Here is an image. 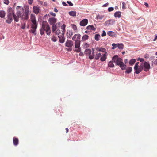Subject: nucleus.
<instances>
[{
    "label": "nucleus",
    "instance_id": "nucleus-42",
    "mask_svg": "<svg viewBox=\"0 0 157 157\" xmlns=\"http://www.w3.org/2000/svg\"><path fill=\"white\" fill-rule=\"evenodd\" d=\"M108 65L109 67H114V65L113 63V62L110 61L109 62L108 64Z\"/></svg>",
    "mask_w": 157,
    "mask_h": 157
},
{
    "label": "nucleus",
    "instance_id": "nucleus-37",
    "mask_svg": "<svg viewBox=\"0 0 157 157\" xmlns=\"http://www.w3.org/2000/svg\"><path fill=\"white\" fill-rule=\"evenodd\" d=\"M142 69H142L141 68H140V67L139 68H138V69H135V70H136L135 73L136 74H138L140 73Z\"/></svg>",
    "mask_w": 157,
    "mask_h": 157
},
{
    "label": "nucleus",
    "instance_id": "nucleus-13",
    "mask_svg": "<svg viewBox=\"0 0 157 157\" xmlns=\"http://www.w3.org/2000/svg\"><path fill=\"white\" fill-rule=\"evenodd\" d=\"M48 22L50 24H55V23L56 22V19L54 17L49 18L48 20Z\"/></svg>",
    "mask_w": 157,
    "mask_h": 157
},
{
    "label": "nucleus",
    "instance_id": "nucleus-8",
    "mask_svg": "<svg viewBox=\"0 0 157 157\" xmlns=\"http://www.w3.org/2000/svg\"><path fill=\"white\" fill-rule=\"evenodd\" d=\"M81 35L79 34L75 35L72 37V39L73 40L76 41H80Z\"/></svg>",
    "mask_w": 157,
    "mask_h": 157
},
{
    "label": "nucleus",
    "instance_id": "nucleus-60",
    "mask_svg": "<svg viewBox=\"0 0 157 157\" xmlns=\"http://www.w3.org/2000/svg\"><path fill=\"white\" fill-rule=\"evenodd\" d=\"M62 3L63 5L64 6H67V4H66V3L65 2H63Z\"/></svg>",
    "mask_w": 157,
    "mask_h": 157
},
{
    "label": "nucleus",
    "instance_id": "nucleus-48",
    "mask_svg": "<svg viewBox=\"0 0 157 157\" xmlns=\"http://www.w3.org/2000/svg\"><path fill=\"white\" fill-rule=\"evenodd\" d=\"M138 64L139 62H137L135 65V66L134 67V69H137L138 67Z\"/></svg>",
    "mask_w": 157,
    "mask_h": 157
},
{
    "label": "nucleus",
    "instance_id": "nucleus-7",
    "mask_svg": "<svg viewBox=\"0 0 157 157\" xmlns=\"http://www.w3.org/2000/svg\"><path fill=\"white\" fill-rule=\"evenodd\" d=\"M13 15H12L11 14H8L6 22L8 24L11 23L13 20Z\"/></svg>",
    "mask_w": 157,
    "mask_h": 157
},
{
    "label": "nucleus",
    "instance_id": "nucleus-12",
    "mask_svg": "<svg viewBox=\"0 0 157 157\" xmlns=\"http://www.w3.org/2000/svg\"><path fill=\"white\" fill-rule=\"evenodd\" d=\"M33 12L36 14H38L39 13L40 11L39 8L36 6H33Z\"/></svg>",
    "mask_w": 157,
    "mask_h": 157
},
{
    "label": "nucleus",
    "instance_id": "nucleus-36",
    "mask_svg": "<svg viewBox=\"0 0 157 157\" xmlns=\"http://www.w3.org/2000/svg\"><path fill=\"white\" fill-rule=\"evenodd\" d=\"M29 8H26L25 9L24 14H25L27 15H29Z\"/></svg>",
    "mask_w": 157,
    "mask_h": 157
},
{
    "label": "nucleus",
    "instance_id": "nucleus-51",
    "mask_svg": "<svg viewBox=\"0 0 157 157\" xmlns=\"http://www.w3.org/2000/svg\"><path fill=\"white\" fill-rule=\"evenodd\" d=\"M126 5L125 3L124 2H122V8L123 9H126V7L125 6V5Z\"/></svg>",
    "mask_w": 157,
    "mask_h": 157
},
{
    "label": "nucleus",
    "instance_id": "nucleus-27",
    "mask_svg": "<svg viewBox=\"0 0 157 157\" xmlns=\"http://www.w3.org/2000/svg\"><path fill=\"white\" fill-rule=\"evenodd\" d=\"M29 17L28 15L24 14H22L21 19L23 20H26L28 19Z\"/></svg>",
    "mask_w": 157,
    "mask_h": 157
},
{
    "label": "nucleus",
    "instance_id": "nucleus-49",
    "mask_svg": "<svg viewBox=\"0 0 157 157\" xmlns=\"http://www.w3.org/2000/svg\"><path fill=\"white\" fill-rule=\"evenodd\" d=\"M3 3L6 5H8L9 3V1L8 0H3Z\"/></svg>",
    "mask_w": 157,
    "mask_h": 157
},
{
    "label": "nucleus",
    "instance_id": "nucleus-16",
    "mask_svg": "<svg viewBox=\"0 0 157 157\" xmlns=\"http://www.w3.org/2000/svg\"><path fill=\"white\" fill-rule=\"evenodd\" d=\"M86 29L88 30H92L95 31L96 29V28L93 25H90L88 26Z\"/></svg>",
    "mask_w": 157,
    "mask_h": 157
},
{
    "label": "nucleus",
    "instance_id": "nucleus-3",
    "mask_svg": "<svg viewBox=\"0 0 157 157\" xmlns=\"http://www.w3.org/2000/svg\"><path fill=\"white\" fill-rule=\"evenodd\" d=\"M92 52H91V50L89 49H87L85 51V54L86 55L89 56V57L90 59H93L94 57V49L92 48Z\"/></svg>",
    "mask_w": 157,
    "mask_h": 157
},
{
    "label": "nucleus",
    "instance_id": "nucleus-10",
    "mask_svg": "<svg viewBox=\"0 0 157 157\" xmlns=\"http://www.w3.org/2000/svg\"><path fill=\"white\" fill-rule=\"evenodd\" d=\"M88 22V20L86 19H84L80 21V25L81 26H84L87 24Z\"/></svg>",
    "mask_w": 157,
    "mask_h": 157
},
{
    "label": "nucleus",
    "instance_id": "nucleus-35",
    "mask_svg": "<svg viewBox=\"0 0 157 157\" xmlns=\"http://www.w3.org/2000/svg\"><path fill=\"white\" fill-rule=\"evenodd\" d=\"M120 67L121 68L122 70H125L126 69V66L124 64V63H122V64L121 65Z\"/></svg>",
    "mask_w": 157,
    "mask_h": 157
},
{
    "label": "nucleus",
    "instance_id": "nucleus-14",
    "mask_svg": "<svg viewBox=\"0 0 157 157\" xmlns=\"http://www.w3.org/2000/svg\"><path fill=\"white\" fill-rule=\"evenodd\" d=\"M64 34L63 35L58 36V37L59 39V41L61 43H63L65 40V38L64 36Z\"/></svg>",
    "mask_w": 157,
    "mask_h": 157
},
{
    "label": "nucleus",
    "instance_id": "nucleus-55",
    "mask_svg": "<svg viewBox=\"0 0 157 157\" xmlns=\"http://www.w3.org/2000/svg\"><path fill=\"white\" fill-rule=\"evenodd\" d=\"M67 3L69 4L70 6H72L73 5V4L70 1H67Z\"/></svg>",
    "mask_w": 157,
    "mask_h": 157
},
{
    "label": "nucleus",
    "instance_id": "nucleus-63",
    "mask_svg": "<svg viewBox=\"0 0 157 157\" xmlns=\"http://www.w3.org/2000/svg\"><path fill=\"white\" fill-rule=\"evenodd\" d=\"M155 63L156 65H157V59L155 60Z\"/></svg>",
    "mask_w": 157,
    "mask_h": 157
},
{
    "label": "nucleus",
    "instance_id": "nucleus-30",
    "mask_svg": "<svg viewBox=\"0 0 157 157\" xmlns=\"http://www.w3.org/2000/svg\"><path fill=\"white\" fill-rule=\"evenodd\" d=\"M117 47L119 49H123L124 48V45L122 43L117 44Z\"/></svg>",
    "mask_w": 157,
    "mask_h": 157
},
{
    "label": "nucleus",
    "instance_id": "nucleus-11",
    "mask_svg": "<svg viewBox=\"0 0 157 157\" xmlns=\"http://www.w3.org/2000/svg\"><path fill=\"white\" fill-rule=\"evenodd\" d=\"M73 45V43L71 40H67L65 43V46L66 47L71 48Z\"/></svg>",
    "mask_w": 157,
    "mask_h": 157
},
{
    "label": "nucleus",
    "instance_id": "nucleus-5",
    "mask_svg": "<svg viewBox=\"0 0 157 157\" xmlns=\"http://www.w3.org/2000/svg\"><path fill=\"white\" fill-rule=\"evenodd\" d=\"M31 27L32 29L30 31L32 33L34 34L35 35H36V31L37 27V23L35 22L32 23Z\"/></svg>",
    "mask_w": 157,
    "mask_h": 157
},
{
    "label": "nucleus",
    "instance_id": "nucleus-22",
    "mask_svg": "<svg viewBox=\"0 0 157 157\" xmlns=\"http://www.w3.org/2000/svg\"><path fill=\"white\" fill-rule=\"evenodd\" d=\"M121 12L120 11H117L114 13V16L115 17L120 18L121 17Z\"/></svg>",
    "mask_w": 157,
    "mask_h": 157
},
{
    "label": "nucleus",
    "instance_id": "nucleus-33",
    "mask_svg": "<svg viewBox=\"0 0 157 157\" xmlns=\"http://www.w3.org/2000/svg\"><path fill=\"white\" fill-rule=\"evenodd\" d=\"M118 58V56L117 55H115L112 58V60L113 62L114 63H116L117 61V59Z\"/></svg>",
    "mask_w": 157,
    "mask_h": 157
},
{
    "label": "nucleus",
    "instance_id": "nucleus-39",
    "mask_svg": "<svg viewBox=\"0 0 157 157\" xmlns=\"http://www.w3.org/2000/svg\"><path fill=\"white\" fill-rule=\"evenodd\" d=\"M21 28L23 29H25V26H26V22L23 21V22L21 23Z\"/></svg>",
    "mask_w": 157,
    "mask_h": 157
},
{
    "label": "nucleus",
    "instance_id": "nucleus-61",
    "mask_svg": "<svg viewBox=\"0 0 157 157\" xmlns=\"http://www.w3.org/2000/svg\"><path fill=\"white\" fill-rule=\"evenodd\" d=\"M144 5H145V6H146L147 7H148V6H149V5H148V3H146V2H145V3H144Z\"/></svg>",
    "mask_w": 157,
    "mask_h": 157
},
{
    "label": "nucleus",
    "instance_id": "nucleus-23",
    "mask_svg": "<svg viewBox=\"0 0 157 157\" xmlns=\"http://www.w3.org/2000/svg\"><path fill=\"white\" fill-rule=\"evenodd\" d=\"M107 34L111 37H114L115 35V33L112 31H109L107 32Z\"/></svg>",
    "mask_w": 157,
    "mask_h": 157
},
{
    "label": "nucleus",
    "instance_id": "nucleus-54",
    "mask_svg": "<svg viewBox=\"0 0 157 157\" xmlns=\"http://www.w3.org/2000/svg\"><path fill=\"white\" fill-rule=\"evenodd\" d=\"M137 60L138 61H140L141 62H143L144 61V60L143 58H139Z\"/></svg>",
    "mask_w": 157,
    "mask_h": 157
},
{
    "label": "nucleus",
    "instance_id": "nucleus-6",
    "mask_svg": "<svg viewBox=\"0 0 157 157\" xmlns=\"http://www.w3.org/2000/svg\"><path fill=\"white\" fill-rule=\"evenodd\" d=\"M115 22V21L113 19H110L107 20L104 23V25L105 26H109L113 25Z\"/></svg>",
    "mask_w": 157,
    "mask_h": 157
},
{
    "label": "nucleus",
    "instance_id": "nucleus-18",
    "mask_svg": "<svg viewBox=\"0 0 157 157\" xmlns=\"http://www.w3.org/2000/svg\"><path fill=\"white\" fill-rule=\"evenodd\" d=\"M107 52H105L104 54H103L100 58V60L102 62L105 61L107 58Z\"/></svg>",
    "mask_w": 157,
    "mask_h": 157
},
{
    "label": "nucleus",
    "instance_id": "nucleus-19",
    "mask_svg": "<svg viewBox=\"0 0 157 157\" xmlns=\"http://www.w3.org/2000/svg\"><path fill=\"white\" fill-rule=\"evenodd\" d=\"M30 19L32 23L37 22L35 16L33 14H31V15Z\"/></svg>",
    "mask_w": 157,
    "mask_h": 157
},
{
    "label": "nucleus",
    "instance_id": "nucleus-38",
    "mask_svg": "<svg viewBox=\"0 0 157 157\" xmlns=\"http://www.w3.org/2000/svg\"><path fill=\"white\" fill-rule=\"evenodd\" d=\"M132 70V68L131 67H128L126 69L125 71V73H130Z\"/></svg>",
    "mask_w": 157,
    "mask_h": 157
},
{
    "label": "nucleus",
    "instance_id": "nucleus-31",
    "mask_svg": "<svg viewBox=\"0 0 157 157\" xmlns=\"http://www.w3.org/2000/svg\"><path fill=\"white\" fill-rule=\"evenodd\" d=\"M71 16L74 17L76 16V12L74 11H70L68 13Z\"/></svg>",
    "mask_w": 157,
    "mask_h": 157
},
{
    "label": "nucleus",
    "instance_id": "nucleus-1",
    "mask_svg": "<svg viewBox=\"0 0 157 157\" xmlns=\"http://www.w3.org/2000/svg\"><path fill=\"white\" fill-rule=\"evenodd\" d=\"M45 31L47 35H50L51 33V30L49 24L46 21H43L42 23V27L40 29V33L42 35Z\"/></svg>",
    "mask_w": 157,
    "mask_h": 157
},
{
    "label": "nucleus",
    "instance_id": "nucleus-17",
    "mask_svg": "<svg viewBox=\"0 0 157 157\" xmlns=\"http://www.w3.org/2000/svg\"><path fill=\"white\" fill-rule=\"evenodd\" d=\"M123 63L122 59L121 58H118L116 62V65L120 66L122 64V63Z\"/></svg>",
    "mask_w": 157,
    "mask_h": 157
},
{
    "label": "nucleus",
    "instance_id": "nucleus-15",
    "mask_svg": "<svg viewBox=\"0 0 157 157\" xmlns=\"http://www.w3.org/2000/svg\"><path fill=\"white\" fill-rule=\"evenodd\" d=\"M60 25V22L58 23H57L56 24H53L52 26V30L53 32L55 33V32L56 31L57 29V25Z\"/></svg>",
    "mask_w": 157,
    "mask_h": 157
},
{
    "label": "nucleus",
    "instance_id": "nucleus-46",
    "mask_svg": "<svg viewBox=\"0 0 157 157\" xmlns=\"http://www.w3.org/2000/svg\"><path fill=\"white\" fill-rule=\"evenodd\" d=\"M89 46V44L87 43H85L83 45V47L85 48L88 47Z\"/></svg>",
    "mask_w": 157,
    "mask_h": 157
},
{
    "label": "nucleus",
    "instance_id": "nucleus-43",
    "mask_svg": "<svg viewBox=\"0 0 157 157\" xmlns=\"http://www.w3.org/2000/svg\"><path fill=\"white\" fill-rule=\"evenodd\" d=\"M66 25L65 24H63L61 26V29L62 31L64 33L65 30Z\"/></svg>",
    "mask_w": 157,
    "mask_h": 157
},
{
    "label": "nucleus",
    "instance_id": "nucleus-64",
    "mask_svg": "<svg viewBox=\"0 0 157 157\" xmlns=\"http://www.w3.org/2000/svg\"><path fill=\"white\" fill-rule=\"evenodd\" d=\"M66 133H67L68 132V129L67 128H66Z\"/></svg>",
    "mask_w": 157,
    "mask_h": 157
},
{
    "label": "nucleus",
    "instance_id": "nucleus-45",
    "mask_svg": "<svg viewBox=\"0 0 157 157\" xmlns=\"http://www.w3.org/2000/svg\"><path fill=\"white\" fill-rule=\"evenodd\" d=\"M51 40L54 42H55L57 41L56 37L54 36H53L52 37Z\"/></svg>",
    "mask_w": 157,
    "mask_h": 157
},
{
    "label": "nucleus",
    "instance_id": "nucleus-26",
    "mask_svg": "<svg viewBox=\"0 0 157 157\" xmlns=\"http://www.w3.org/2000/svg\"><path fill=\"white\" fill-rule=\"evenodd\" d=\"M13 144L15 146H17L18 144V139L14 137L13 139Z\"/></svg>",
    "mask_w": 157,
    "mask_h": 157
},
{
    "label": "nucleus",
    "instance_id": "nucleus-4",
    "mask_svg": "<svg viewBox=\"0 0 157 157\" xmlns=\"http://www.w3.org/2000/svg\"><path fill=\"white\" fill-rule=\"evenodd\" d=\"M140 68L142 69H144V70L145 71H148L150 68V65L149 62H145L142 63L140 65Z\"/></svg>",
    "mask_w": 157,
    "mask_h": 157
},
{
    "label": "nucleus",
    "instance_id": "nucleus-25",
    "mask_svg": "<svg viewBox=\"0 0 157 157\" xmlns=\"http://www.w3.org/2000/svg\"><path fill=\"white\" fill-rule=\"evenodd\" d=\"M80 41H77L75 42V48H78L80 47Z\"/></svg>",
    "mask_w": 157,
    "mask_h": 157
},
{
    "label": "nucleus",
    "instance_id": "nucleus-52",
    "mask_svg": "<svg viewBox=\"0 0 157 157\" xmlns=\"http://www.w3.org/2000/svg\"><path fill=\"white\" fill-rule=\"evenodd\" d=\"M106 35V32L105 31L103 30V33H102V34L101 36H105Z\"/></svg>",
    "mask_w": 157,
    "mask_h": 157
},
{
    "label": "nucleus",
    "instance_id": "nucleus-20",
    "mask_svg": "<svg viewBox=\"0 0 157 157\" xmlns=\"http://www.w3.org/2000/svg\"><path fill=\"white\" fill-rule=\"evenodd\" d=\"M56 34V35L58 36L62 35H63V34H64L62 31V32H60V30L57 29L56 31L55 32Z\"/></svg>",
    "mask_w": 157,
    "mask_h": 157
},
{
    "label": "nucleus",
    "instance_id": "nucleus-28",
    "mask_svg": "<svg viewBox=\"0 0 157 157\" xmlns=\"http://www.w3.org/2000/svg\"><path fill=\"white\" fill-rule=\"evenodd\" d=\"M6 13L3 10L0 11V17L1 18H4L5 16Z\"/></svg>",
    "mask_w": 157,
    "mask_h": 157
},
{
    "label": "nucleus",
    "instance_id": "nucleus-32",
    "mask_svg": "<svg viewBox=\"0 0 157 157\" xmlns=\"http://www.w3.org/2000/svg\"><path fill=\"white\" fill-rule=\"evenodd\" d=\"M96 50L97 51H100L102 52H105V53L106 52L105 49L102 48H96Z\"/></svg>",
    "mask_w": 157,
    "mask_h": 157
},
{
    "label": "nucleus",
    "instance_id": "nucleus-56",
    "mask_svg": "<svg viewBox=\"0 0 157 157\" xmlns=\"http://www.w3.org/2000/svg\"><path fill=\"white\" fill-rule=\"evenodd\" d=\"M50 14L53 16H56V14L52 12H50Z\"/></svg>",
    "mask_w": 157,
    "mask_h": 157
},
{
    "label": "nucleus",
    "instance_id": "nucleus-34",
    "mask_svg": "<svg viewBox=\"0 0 157 157\" xmlns=\"http://www.w3.org/2000/svg\"><path fill=\"white\" fill-rule=\"evenodd\" d=\"M88 36L86 35H85L82 36V41H85L87 40L88 39Z\"/></svg>",
    "mask_w": 157,
    "mask_h": 157
},
{
    "label": "nucleus",
    "instance_id": "nucleus-44",
    "mask_svg": "<svg viewBox=\"0 0 157 157\" xmlns=\"http://www.w3.org/2000/svg\"><path fill=\"white\" fill-rule=\"evenodd\" d=\"M112 49H114L117 47V44L113 43L112 44Z\"/></svg>",
    "mask_w": 157,
    "mask_h": 157
},
{
    "label": "nucleus",
    "instance_id": "nucleus-2",
    "mask_svg": "<svg viewBox=\"0 0 157 157\" xmlns=\"http://www.w3.org/2000/svg\"><path fill=\"white\" fill-rule=\"evenodd\" d=\"M16 9V15L15 14H13V18L15 21L18 22L19 21V18H21L22 17L24 9L22 7L19 6H17Z\"/></svg>",
    "mask_w": 157,
    "mask_h": 157
},
{
    "label": "nucleus",
    "instance_id": "nucleus-62",
    "mask_svg": "<svg viewBox=\"0 0 157 157\" xmlns=\"http://www.w3.org/2000/svg\"><path fill=\"white\" fill-rule=\"evenodd\" d=\"M54 11L55 12H57L58 11V10L56 8H54Z\"/></svg>",
    "mask_w": 157,
    "mask_h": 157
},
{
    "label": "nucleus",
    "instance_id": "nucleus-50",
    "mask_svg": "<svg viewBox=\"0 0 157 157\" xmlns=\"http://www.w3.org/2000/svg\"><path fill=\"white\" fill-rule=\"evenodd\" d=\"M114 10V8L113 7H110L108 8V11L109 12H111Z\"/></svg>",
    "mask_w": 157,
    "mask_h": 157
},
{
    "label": "nucleus",
    "instance_id": "nucleus-59",
    "mask_svg": "<svg viewBox=\"0 0 157 157\" xmlns=\"http://www.w3.org/2000/svg\"><path fill=\"white\" fill-rule=\"evenodd\" d=\"M33 0H28L29 3L30 4H32L33 2Z\"/></svg>",
    "mask_w": 157,
    "mask_h": 157
},
{
    "label": "nucleus",
    "instance_id": "nucleus-47",
    "mask_svg": "<svg viewBox=\"0 0 157 157\" xmlns=\"http://www.w3.org/2000/svg\"><path fill=\"white\" fill-rule=\"evenodd\" d=\"M72 27L74 30H77V29L76 25L73 24L72 25Z\"/></svg>",
    "mask_w": 157,
    "mask_h": 157
},
{
    "label": "nucleus",
    "instance_id": "nucleus-57",
    "mask_svg": "<svg viewBox=\"0 0 157 157\" xmlns=\"http://www.w3.org/2000/svg\"><path fill=\"white\" fill-rule=\"evenodd\" d=\"M76 48L77 49H76L75 51L77 52H79L80 51L81 49H80V48Z\"/></svg>",
    "mask_w": 157,
    "mask_h": 157
},
{
    "label": "nucleus",
    "instance_id": "nucleus-29",
    "mask_svg": "<svg viewBox=\"0 0 157 157\" xmlns=\"http://www.w3.org/2000/svg\"><path fill=\"white\" fill-rule=\"evenodd\" d=\"M96 56L95 57V59L96 60L98 59L101 56V54L100 53H98L97 52H96Z\"/></svg>",
    "mask_w": 157,
    "mask_h": 157
},
{
    "label": "nucleus",
    "instance_id": "nucleus-9",
    "mask_svg": "<svg viewBox=\"0 0 157 157\" xmlns=\"http://www.w3.org/2000/svg\"><path fill=\"white\" fill-rule=\"evenodd\" d=\"M73 34V31L71 30H67L66 33V36L67 38H71Z\"/></svg>",
    "mask_w": 157,
    "mask_h": 157
},
{
    "label": "nucleus",
    "instance_id": "nucleus-53",
    "mask_svg": "<svg viewBox=\"0 0 157 157\" xmlns=\"http://www.w3.org/2000/svg\"><path fill=\"white\" fill-rule=\"evenodd\" d=\"M149 56L148 54H145L144 56V57L145 58H149Z\"/></svg>",
    "mask_w": 157,
    "mask_h": 157
},
{
    "label": "nucleus",
    "instance_id": "nucleus-41",
    "mask_svg": "<svg viewBox=\"0 0 157 157\" xmlns=\"http://www.w3.org/2000/svg\"><path fill=\"white\" fill-rule=\"evenodd\" d=\"M136 59H132L129 62V63L131 65H133L136 62Z\"/></svg>",
    "mask_w": 157,
    "mask_h": 157
},
{
    "label": "nucleus",
    "instance_id": "nucleus-24",
    "mask_svg": "<svg viewBox=\"0 0 157 157\" xmlns=\"http://www.w3.org/2000/svg\"><path fill=\"white\" fill-rule=\"evenodd\" d=\"M105 17L104 15H103L102 14H98L96 16V19L97 20H102Z\"/></svg>",
    "mask_w": 157,
    "mask_h": 157
},
{
    "label": "nucleus",
    "instance_id": "nucleus-58",
    "mask_svg": "<svg viewBox=\"0 0 157 157\" xmlns=\"http://www.w3.org/2000/svg\"><path fill=\"white\" fill-rule=\"evenodd\" d=\"M108 5V3H107L104 4L103 6H102L103 7H106Z\"/></svg>",
    "mask_w": 157,
    "mask_h": 157
},
{
    "label": "nucleus",
    "instance_id": "nucleus-40",
    "mask_svg": "<svg viewBox=\"0 0 157 157\" xmlns=\"http://www.w3.org/2000/svg\"><path fill=\"white\" fill-rule=\"evenodd\" d=\"M100 35L99 34H96L95 36V39L96 41H98L99 40Z\"/></svg>",
    "mask_w": 157,
    "mask_h": 157
},
{
    "label": "nucleus",
    "instance_id": "nucleus-21",
    "mask_svg": "<svg viewBox=\"0 0 157 157\" xmlns=\"http://www.w3.org/2000/svg\"><path fill=\"white\" fill-rule=\"evenodd\" d=\"M8 14H11L12 15H13V14H14V12H13V9L11 7L9 8L8 9Z\"/></svg>",
    "mask_w": 157,
    "mask_h": 157
}]
</instances>
